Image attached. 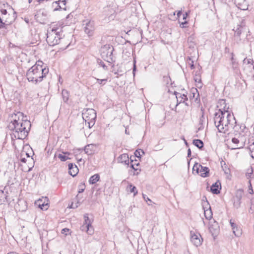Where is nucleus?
<instances>
[{
	"label": "nucleus",
	"mask_w": 254,
	"mask_h": 254,
	"mask_svg": "<svg viewBox=\"0 0 254 254\" xmlns=\"http://www.w3.org/2000/svg\"><path fill=\"white\" fill-rule=\"evenodd\" d=\"M219 104L221 107L214 115V125L219 132L226 133L234 128L236 121L234 115L228 111L229 108H226L225 100H220Z\"/></svg>",
	"instance_id": "1"
},
{
	"label": "nucleus",
	"mask_w": 254,
	"mask_h": 254,
	"mask_svg": "<svg viewBox=\"0 0 254 254\" xmlns=\"http://www.w3.org/2000/svg\"><path fill=\"white\" fill-rule=\"evenodd\" d=\"M42 64V61H38L28 70L26 76L29 82L35 84L40 82L48 73L49 68L43 67Z\"/></svg>",
	"instance_id": "2"
},
{
	"label": "nucleus",
	"mask_w": 254,
	"mask_h": 254,
	"mask_svg": "<svg viewBox=\"0 0 254 254\" xmlns=\"http://www.w3.org/2000/svg\"><path fill=\"white\" fill-rule=\"evenodd\" d=\"M31 123L27 119H25L22 121L14 124H9V128L12 131V138L23 139L27 136L30 129Z\"/></svg>",
	"instance_id": "3"
},
{
	"label": "nucleus",
	"mask_w": 254,
	"mask_h": 254,
	"mask_svg": "<svg viewBox=\"0 0 254 254\" xmlns=\"http://www.w3.org/2000/svg\"><path fill=\"white\" fill-rule=\"evenodd\" d=\"M82 118L89 128H91L95 124L96 119V111L93 109H87L82 113Z\"/></svg>",
	"instance_id": "4"
},
{
	"label": "nucleus",
	"mask_w": 254,
	"mask_h": 254,
	"mask_svg": "<svg viewBox=\"0 0 254 254\" xmlns=\"http://www.w3.org/2000/svg\"><path fill=\"white\" fill-rule=\"evenodd\" d=\"M47 35L46 41L50 46H53L64 41L62 38L63 33L48 32Z\"/></svg>",
	"instance_id": "5"
},
{
	"label": "nucleus",
	"mask_w": 254,
	"mask_h": 254,
	"mask_svg": "<svg viewBox=\"0 0 254 254\" xmlns=\"http://www.w3.org/2000/svg\"><path fill=\"white\" fill-rule=\"evenodd\" d=\"M84 222L80 227L82 231L86 232L89 235H92L94 233V229L92 226V222L89 218L87 214L84 216Z\"/></svg>",
	"instance_id": "6"
},
{
	"label": "nucleus",
	"mask_w": 254,
	"mask_h": 254,
	"mask_svg": "<svg viewBox=\"0 0 254 254\" xmlns=\"http://www.w3.org/2000/svg\"><path fill=\"white\" fill-rule=\"evenodd\" d=\"M192 172H195L197 174H200V176L205 178L209 176V169L207 167L202 166L198 163H195L193 167Z\"/></svg>",
	"instance_id": "7"
},
{
	"label": "nucleus",
	"mask_w": 254,
	"mask_h": 254,
	"mask_svg": "<svg viewBox=\"0 0 254 254\" xmlns=\"http://www.w3.org/2000/svg\"><path fill=\"white\" fill-rule=\"evenodd\" d=\"M208 229L209 232L213 236H216L219 232V226L218 223L214 219L209 221Z\"/></svg>",
	"instance_id": "8"
},
{
	"label": "nucleus",
	"mask_w": 254,
	"mask_h": 254,
	"mask_svg": "<svg viewBox=\"0 0 254 254\" xmlns=\"http://www.w3.org/2000/svg\"><path fill=\"white\" fill-rule=\"evenodd\" d=\"M102 55L103 57H106L107 61L112 59L113 48L111 47L109 45H106L102 48Z\"/></svg>",
	"instance_id": "9"
},
{
	"label": "nucleus",
	"mask_w": 254,
	"mask_h": 254,
	"mask_svg": "<svg viewBox=\"0 0 254 254\" xmlns=\"http://www.w3.org/2000/svg\"><path fill=\"white\" fill-rule=\"evenodd\" d=\"M85 26L84 31L89 36L93 35L95 30V23L93 21L89 20L87 22L85 21Z\"/></svg>",
	"instance_id": "10"
},
{
	"label": "nucleus",
	"mask_w": 254,
	"mask_h": 254,
	"mask_svg": "<svg viewBox=\"0 0 254 254\" xmlns=\"http://www.w3.org/2000/svg\"><path fill=\"white\" fill-rule=\"evenodd\" d=\"M10 123L9 124H14L19 122V121H22L24 119V116L22 113L17 112L16 113H14L11 114L10 117Z\"/></svg>",
	"instance_id": "11"
},
{
	"label": "nucleus",
	"mask_w": 254,
	"mask_h": 254,
	"mask_svg": "<svg viewBox=\"0 0 254 254\" xmlns=\"http://www.w3.org/2000/svg\"><path fill=\"white\" fill-rule=\"evenodd\" d=\"M63 25V23L62 22H59L58 23H53L51 24L50 27L48 29V32H53L54 33H62V28Z\"/></svg>",
	"instance_id": "12"
},
{
	"label": "nucleus",
	"mask_w": 254,
	"mask_h": 254,
	"mask_svg": "<svg viewBox=\"0 0 254 254\" xmlns=\"http://www.w3.org/2000/svg\"><path fill=\"white\" fill-rule=\"evenodd\" d=\"M46 16L47 12L43 9L38 10L35 15V19L40 23L44 22Z\"/></svg>",
	"instance_id": "13"
},
{
	"label": "nucleus",
	"mask_w": 254,
	"mask_h": 254,
	"mask_svg": "<svg viewBox=\"0 0 254 254\" xmlns=\"http://www.w3.org/2000/svg\"><path fill=\"white\" fill-rule=\"evenodd\" d=\"M235 3L241 10H246L248 9L249 4L246 0H235Z\"/></svg>",
	"instance_id": "14"
},
{
	"label": "nucleus",
	"mask_w": 254,
	"mask_h": 254,
	"mask_svg": "<svg viewBox=\"0 0 254 254\" xmlns=\"http://www.w3.org/2000/svg\"><path fill=\"white\" fill-rule=\"evenodd\" d=\"M242 28L243 27L241 25H238L236 29H233L234 31V40L236 41L237 42H239L241 40L240 36L242 33Z\"/></svg>",
	"instance_id": "15"
},
{
	"label": "nucleus",
	"mask_w": 254,
	"mask_h": 254,
	"mask_svg": "<svg viewBox=\"0 0 254 254\" xmlns=\"http://www.w3.org/2000/svg\"><path fill=\"white\" fill-rule=\"evenodd\" d=\"M200 236L195 234H192L191 233L190 241L196 247H198L201 244V240L200 239Z\"/></svg>",
	"instance_id": "16"
},
{
	"label": "nucleus",
	"mask_w": 254,
	"mask_h": 254,
	"mask_svg": "<svg viewBox=\"0 0 254 254\" xmlns=\"http://www.w3.org/2000/svg\"><path fill=\"white\" fill-rule=\"evenodd\" d=\"M230 223L234 234L237 237L240 236L242 234L240 228L239 227L236 223L233 222L232 220H230Z\"/></svg>",
	"instance_id": "17"
},
{
	"label": "nucleus",
	"mask_w": 254,
	"mask_h": 254,
	"mask_svg": "<svg viewBox=\"0 0 254 254\" xmlns=\"http://www.w3.org/2000/svg\"><path fill=\"white\" fill-rule=\"evenodd\" d=\"M66 4V0H59L58 1H55L53 3L52 5L54 7L55 5L57 6L54 9V11L58 10L59 9L63 8L64 10H65L66 8L65 7H63V6H65Z\"/></svg>",
	"instance_id": "18"
},
{
	"label": "nucleus",
	"mask_w": 254,
	"mask_h": 254,
	"mask_svg": "<svg viewBox=\"0 0 254 254\" xmlns=\"http://www.w3.org/2000/svg\"><path fill=\"white\" fill-rule=\"evenodd\" d=\"M221 188V183L219 181H217L211 187V191L214 194H218Z\"/></svg>",
	"instance_id": "19"
},
{
	"label": "nucleus",
	"mask_w": 254,
	"mask_h": 254,
	"mask_svg": "<svg viewBox=\"0 0 254 254\" xmlns=\"http://www.w3.org/2000/svg\"><path fill=\"white\" fill-rule=\"evenodd\" d=\"M68 170L69 174L73 177L76 175L78 171L77 166L75 165H73L72 163H69L68 164Z\"/></svg>",
	"instance_id": "20"
},
{
	"label": "nucleus",
	"mask_w": 254,
	"mask_h": 254,
	"mask_svg": "<svg viewBox=\"0 0 254 254\" xmlns=\"http://www.w3.org/2000/svg\"><path fill=\"white\" fill-rule=\"evenodd\" d=\"M118 162L120 163H124L125 164H128L129 160L127 154H121L118 158Z\"/></svg>",
	"instance_id": "21"
},
{
	"label": "nucleus",
	"mask_w": 254,
	"mask_h": 254,
	"mask_svg": "<svg viewBox=\"0 0 254 254\" xmlns=\"http://www.w3.org/2000/svg\"><path fill=\"white\" fill-rule=\"evenodd\" d=\"M176 98L178 101L179 100L180 103L181 102H184L185 101L188 100L187 96L185 94H182L180 93H178L176 94Z\"/></svg>",
	"instance_id": "22"
},
{
	"label": "nucleus",
	"mask_w": 254,
	"mask_h": 254,
	"mask_svg": "<svg viewBox=\"0 0 254 254\" xmlns=\"http://www.w3.org/2000/svg\"><path fill=\"white\" fill-rule=\"evenodd\" d=\"M94 146L93 144H88L85 146L84 151L86 154L91 155L93 153V148Z\"/></svg>",
	"instance_id": "23"
},
{
	"label": "nucleus",
	"mask_w": 254,
	"mask_h": 254,
	"mask_svg": "<svg viewBox=\"0 0 254 254\" xmlns=\"http://www.w3.org/2000/svg\"><path fill=\"white\" fill-rule=\"evenodd\" d=\"M100 179V176L98 174H96L91 176L89 180L90 184H94L97 182Z\"/></svg>",
	"instance_id": "24"
},
{
	"label": "nucleus",
	"mask_w": 254,
	"mask_h": 254,
	"mask_svg": "<svg viewBox=\"0 0 254 254\" xmlns=\"http://www.w3.org/2000/svg\"><path fill=\"white\" fill-rule=\"evenodd\" d=\"M128 191L130 193H133L134 196L136 195L137 193V190L135 187L133 186L132 184H130L128 185L127 188Z\"/></svg>",
	"instance_id": "25"
},
{
	"label": "nucleus",
	"mask_w": 254,
	"mask_h": 254,
	"mask_svg": "<svg viewBox=\"0 0 254 254\" xmlns=\"http://www.w3.org/2000/svg\"><path fill=\"white\" fill-rule=\"evenodd\" d=\"M42 200L40 199L38 200L36 202V204L38 205L39 207L41 209L44 210H47L48 209V203H45V202L43 203H41Z\"/></svg>",
	"instance_id": "26"
},
{
	"label": "nucleus",
	"mask_w": 254,
	"mask_h": 254,
	"mask_svg": "<svg viewBox=\"0 0 254 254\" xmlns=\"http://www.w3.org/2000/svg\"><path fill=\"white\" fill-rule=\"evenodd\" d=\"M204 213L206 219L209 220L210 221L212 220V212L210 208L204 210Z\"/></svg>",
	"instance_id": "27"
},
{
	"label": "nucleus",
	"mask_w": 254,
	"mask_h": 254,
	"mask_svg": "<svg viewBox=\"0 0 254 254\" xmlns=\"http://www.w3.org/2000/svg\"><path fill=\"white\" fill-rule=\"evenodd\" d=\"M253 172L254 170L252 167L249 168L247 170V172L246 173V176L248 179H250L251 178H253Z\"/></svg>",
	"instance_id": "28"
},
{
	"label": "nucleus",
	"mask_w": 254,
	"mask_h": 254,
	"mask_svg": "<svg viewBox=\"0 0 254 254\" xmlns=\"http://www.w3.org/2000/svg\"><path fill=\"white\" fill-rule=\"evenodd\" d=\"M193 144L197 147L198 148L201 149L203 147V142L200 139H194L193 140Z\"/></svg>",
	"instance_id": "29"
},
{
	"label": "nucleus",
	"mask_w": 254,
	"mask_h": 254,
	"mask_svg": "<svg viewBox=\"0 0 254 254\" xmlns=\"http://www.w3.org/2000/svg\"><path fill=\"white\" fill-rule=\"evenodd\" d=\"M231 54H232V57H231V60L232 66L234 69H236L238 67V63L237 62V60L235 59H234V58L233 57V56H234L233 53H232Z\"/></svg>",
	"instance_id": "30"
},
{
	"label": "nucleus",
	"mask_w": 254,
	"mask_h": 254,
	"mask_svg": "<svg viewBox=\"0 0 254 254\" xmlns=\"http://www.w3.org/2000/svg\"><path fill=\"white\" fill-rule=\"evenodd\" d=\"M64 154H59L58 155V157L62 161H65L68 159V157L66 156L64 154H69V153L66 152H63Z\"/></svg>",
	"instance_id": "31"
},
{
	"label": "nucleus",
	"mask_w": 254,
	"mask_h": 254,
	"mask_svg": "<svg viewBox=\"0 0 254 254\" xmlns=\"http://www.w3.org/2000/svg\"><path fill=\"white\" fill-rule=\"evenodd\" d=\"M243 190L242 189H239L235 192V197L241 199L243 195Z\"/></svg>",
	"instance_id": "32"
},
{
	"label": "nucleus",
	"mask_w": 254,
	"mask_h": 254,
	"mask_svg": "<svg viewBox=\"0 0 254 254\" xmlns=\"http://www.w3.org/2000/svg\"><path fill=\"white\" fill-rule=\"evenodd\" d=\"M62 96L63 100L64 102H66L68 100V93L67 90H64L62 91Z\"/></svg>",
	"instance_id": "33"
},
{
	"label": "nucleus",
	"mask_w": 254,
	"mask_h": 254,
	"mask_svg": "<svg viewBox=\"0 0 254 254\" xmlns=\"http://www.w3.org/2000/svg\"><path fill=\"white\" fill-rule=\"evenodd\" d=\"M241 200L240 199L237 198L235 197H233V201H234V206L238 208L240 207L241 204Z\"/></svg>",
	"instance_id": "34"
},
{
	"label": "nucleus",
	"mask_w": 254,
	"mask_h": 254,
	"mask_svg": "<svg viewBox=\"0 0 254 254\" xmlns=\"http://www.w3.org/2000/svg\"><path fill=\"white\" fill-rule=\"evenodd\" d=\"M144 151L141 149L136 150L134 152L135 157L140 158L142 154H144Z\"/></svg>",
	"instance_id": "35"
},
{
	"label": "nucleus",
	"mask_w": 254,
	"mask_h": 254,
	"mask_svg": "<svg viewBox=\"0 0 254 254\" xmlns=\"http://www.w3.org/2000/svg\"><path fill=\"white\" fill-rule=\"evenodd\" d=\"M248 148L250 151L251 156L253 158H254V144L249 145Z\"/></svg>",
	"instance_id": "36"
},
{
	"label": "nucleus",
	"mask_w": 254,
	"mask_h": 254,
	"mask_svg": "<svg viewBox=\"0 0 254 254\" xmlns=\"http://www.w3.org/2000/svg\"><path fill=\"white\" fill-rule=\"evenodd\" d=\"M205 122V118L204 116L203 112H202L201 116L199 119V124L202 126Z\"/></svg>",
	"instance_id": "37"
},
{
	"label": "nucleus",
	"mask_w": 254,
	"mask_h": 254,
	"mask_svg": "<svg viewBox=\"0 0 254 254\" xmlns=\"http://www.w3.org/2000/svg\"><path fill=\"white\" fill-rule=\"evenodd\" d=\"M95 79L98 81V83L100 84H105L107 80V79H98V78H95Z\"/></svg>",
	"instance_id": "38"
},
{
	"label": "nucleus",
	"mask_w": 254,
	"mask_h": 254,
	"mask_svg": "<svg viewBox=\"0 0 254 254\" xmlns=\"http://www.w3.org/2000/svg\"><path fill=\"white\" fill-rule=\"evenodd\" d=\"M98 64L101 66L103 67L104 69H105V70L108 69L107 66L105 65L104 63L103 62H102V61L100 60L99 62H98Z\"/></svg>",
	"instance_id": "39"
},
{
	"label": "nucleus",
	"mask_w": 254,
	"mask_h": 254,
	"mask_svg": "<svg viewBox=\"0 0 254 254\" xmlns=\"http://www.w3.org/2000/svg\"><path fill=\"white\" fill-rule=\"evenodd\" d=\"M130 161H131V165H130L131 167L133 169H134V170L137 171V170H138V169H137V168H135L134 166H137L139 165V163H138H138H134V164H132V162H133V161H132V160H130Z\"/></svg>",
	"instance_id": "40"
},
{
	"label": "nucleus",
	"mask_w": 254,
	"mask_h": 254,
	"mask_svg": "<svg viewBox=\"0 0 254 254\" xmlns=\"http://www.w3.org/2000/svg\"><path fill=\"white\" fill-rule=\"evenodd\" d=\"M194 80L196 82L198 83L201 82V78L200 76L198 75H195V76L194 77Z\"/></svg>",
	"instance_id": "41"
},
{
	"label": "nucleus",
	"mask_w": 254,
	"mask_h": 254,
	"mask_svg": "<svg viewBox=\"0 0 254 254\" xmlns=\"http://www.w3.org/2000/svg\"><path fill=\"white\" fill-rule=\"evenodd\" d=\"M248 143L249 145L254 144V136H252L249 138Z\"/></svg>",
	"instance_id": "42"
},
{
	"label": "nucleus",
	"mask_w": 254,
	"mask_h": 254,
	"mask_svg": "<svg viewBox=\"0 0 254 254\" xmlns=\"http://www.w3.org/2000/svg\"><path fill=\"white\" fill-rule=\"evenodd\" d=\"M18 203H19V204H18L19 205L20 204V203H21V204H24V205L23 208H22L21 209V211H23L25 210L26 208H27V206H26V202L25 201H19Z\"/></svg>",
	"instance_id": "43"
},
{
	"label": "nucleus",
	"mask_w": 254,
	"mask_h": 254,
	"mask_svg": "<svg viewBox=\"0 0 254 254\" xmlns=\"http://www.w3.org/2000/svg\"><path fill=\"white\" fill-rule=\"evenodd\" d=\"M188 24V22L185 21V22L180 23V26L183 28L186 27V25Z\"/></svg>",
	"instance_id": "44"
},
{
	"label": "nucleus",
	"mask_w": 254,
	"mask_h": 254,
	"mask_svg": "<svg viewBox=\"0 0 254 254\" xmlns=\"http://www.w3.org/2000/svg\"><path fill=\"white\" fill-rule=\"evenodd\" d=\"M143 198L146 202L148 201H149L150 202H152V201L146 195L144 194H143Z\"/></svg>",
	"instance_id": "45"
},
{
	"label": "nucleus",
	"mask_w": 254,
	"mask_h": 254,
	"mask_svg": "<svg viewBox=\"0 0 254 254\" xmlns=\"http://www.w3.org/2000/svg\"><path fill=\"white\" fill-rule=\"evenodd\" d=\"M232 141L233 143L235 144H238L239 142V139L236 138H233L232 139Z\"/></svg>",
	"instance_id": "46"
},
{
	"label": "nucleus",
	"mask_w": 254,
	"mask_h": 254,
	"mask_svg": "<svg viewBox=\"0 0 254 254\" xmlns=\"http://www.w3.org/2000/svg\"><path fill=\"white\" fill-rule=\"evenodd\" d=\"M3 194V191L0 190V204L1 203V198Z\"/></svg>",
	"instance_id": "47"
},
{
	"label": "nucleus",
	"mask_w": 254,
	"mask_h": 254,
	"mask_svg": "<svg viewBox=\"0 0 254 254\" xmlns=\"http://www.w3.org/2000/svg\"><path fill=\"white\" fill-rule=\"evenodd\" d=\"M1 12L3 15H6L7 14V10L6 9H1Z\"/></svg>",
	"instance_id": "48"
},
{
	"label": "nucleus",
	"mask_w": 254,
	"mask_h": 254,
	"mask_svg": "<svg viewBox=\"0 0 254 254\" xmlns=\"http://www.w3.org/2000/svg\"><path fill=\"white\" fill-rule=\"evenodd\" d=\"M5 26V24L3 22H1V23H0V29H1L3 27H4Z\"/></svg>",
	"instance_id": "49"
},
{
	"label": "nucleus",
	"mask_w": 254,
	"mask_h": 254,
	"mask_svg": "<svg viewBox=\"0 0 254 254\" xmlns=\"http://www.w3.org/2000/svg\"><path fill=\"white\" fill-rule=\"evenodd\" d=\"M69 231V229L67 228H64L62 230V233H64L65 232H67Z\"/></svg>",
	"instance_id": "50"
},
{
	"label": "nucleus",
	"mask_w": 254,
	"mask_h": 254,
	"mask_svg": "<svg viewBox=\"0 0 254 254\" xmlns=\"http://www.w3.org/2000/svg\"><path fill=\"white\" fill-rule=\"evenodd\" d=\"M191 155V150L190 149H189L188 150V157H190Z\"/></svg>",
	"instance_id": "51"
},
{
	"label": "nucleus",
	"mask_w": 254,
	"mask_h": 254,
	"mask_svg": "<svg viewBox=\"0 0 254 254\" xmlns=\"http://www.w3.org/2000/svg\"><path fill=\"white\" fill-rule=\"evenodd\" d=\"M190 68L191 69H193L194 68V64H193V62L192 61L191 62V63L190 64Z\"/></svg>",
	"instance_id": "52"
},
{
	"label": "nucleus",
	"mask_w": 254,
	"mask_h": 254,
	"mask_svg": "<svg viewBox=\"0 0 254 254\" xmlns=\"http://www.w3.org/2000/svg\"><path fill=\"white\" fill-rule=\"evenodd\" d=\"M188 15V12H186L185 14H183V19H186Z\"/></svg>",
	"instance_id": "53"
},
{
	"label": "nucleus",
	"mask_w": 254,
	"mask_h": 254,
	"mask_svg": "<svg viewBox=\"0 0 254 254\" xmlns=\"http://www.w3.org/2000/svg\"><path fill=\"white\" fill-rule=\"evenodd\" d=\"M224 172H225V174H229L230 173V171H229V169H224Z\"/></svg>",
	"instance_id": "54"
},
{
	"label": "nucleus",
	"mask_w": 254,
	"mask_h": 254,
	"mask_svg": "<svg viewBox=\"0 0 254 254\" xmlns=\"http://www.w3.org/2000/svg\"><path fill=\"white\" fill-rule=\"evenodd\" d=\"M182 14V11H178L177 15V18H179L180 15Z\"/></svg>",
	"instance_id": "55"
},
{
	"label": "nucleus",
	"mask_w": 254,
	"mask_h": 254,
	"mask_svg": "<svg viewBox=\"0 0 254 254\" xmlns=\"http://www.w3.org/2000/svg\"><path fill=\"white\" fill-rule=\"evenodd\" d=\"M69 45V43H68L67 45L66 46H65V47H61L60 49L64 50V49H66L68 47Z\"/></svg>",
	"instance_id": "56"
},
{
	"label": "nucleus",
	"mask_w": 254,
	"mask_h": 254,
	"mask_svg": "<svg viewBox=\"0 0 254 254\" xmlns=\"http://www.w3.org/2000/svg\"><path fill=\"white\" fill-rule=\"evenodd\" d=\"M84 190V188L80 189L78 190V193L82 192Z\"/></svg>",
	"instance_id": "57"
},
{
	"label": "nucleus",
	"mask_w": 254,
	"mask_h": 254,
	"mask_svg": "<svg viewBox=\"0 0 254 254\" xmlns=\"http://www.w3.org/2000/svg\"><path fill=\"white\" fill-rule=\"evenodd\" d=\"M21 161L22 162L25 163L26 162V159L24 158H21Z\"/></svg>",
	"instance_id": "58"
},
{
	"label": "nucleus",
	"mask_w": 254,
	"mask_h": 254,
	"mask_svg": "<svg viewBox=\"0 0 254 254\" xmlns=\"http://www.w3.org/2000/svg\"><path fill=\"white\" fill-rule=\"evenodd\" d=\"M77 207V205H76L75 207L73 206V204L71 205L70 208H76Z\"/></svg>",
	"instance_id": "59"
},
{
	"label": "nucleus",
	"mask_w": 254,
	"mask_h": 254,
	"mask_svg": "<svg viewBox=\"0 0 254 254\" xmlns=\"http://www.w3.org/2000/svg\"><path fill=\"white\" fill-rule=\"evenodd\" d=\"M135 69H136V67H135V64H134V67H133V72H134V71L135 70Z\"/></svg>",
	"instance_id": "60"
},
{
	"label": "nucleus",
	"mask_w": 254,
	"mask_h": 254,
	"mask_svg": "<svg viewBox=\"0 0 254 254\" xmlns=\"http://www.w3.org/2000/svg\"><path fill=\"white\" fill-rule=\"evenodd\" d=\"M110 9V7H107L106 8L105 10H109Z\"/></svg>",
	"instance_id": "61"
},
{
	"label": "nucleus",
	"mask_w": 254,
	"mask_h": 254,
	"mask_svg": "<svg viewBox=\"0 0 254 254\" xmlns=\"http://www.w3.org/2000/svg\"><path fill=\"white\" fill-rule=\"evenodd\" d=\"M1 22H2V19L0 17V23H1Z\"/></svg>",
	"instance_id": "62"
},
{
	"label": "nucleus",
	"mask_w": 254,
	"mask_h": 254,
	"mask_svg": "<svg viewBox=\"0 0 254 254\" xmlns=\"http://www.w3.org/2000/svg\"><path fill=\"white\" fill-rule=\"evenodd\" d=\"M185 254H190L189 252H187Z\"/></svg>",
	"instance_id": "63"
},
{
	"label": "nucleus",
	"mask_w": 254,
	"mask_h": 254,
	"mask_svg": "<svg viewBox=\"0 0 254 254\" xmlns=\"http://www.w3.org/2000/svg\"><path fill=\"white\" fill-rule=\"evenodd\" d=\"M31 1H32V0H28V2H29V3H31Z\"/></svg>",
	"instance_id": "64"
}]
</instances>
